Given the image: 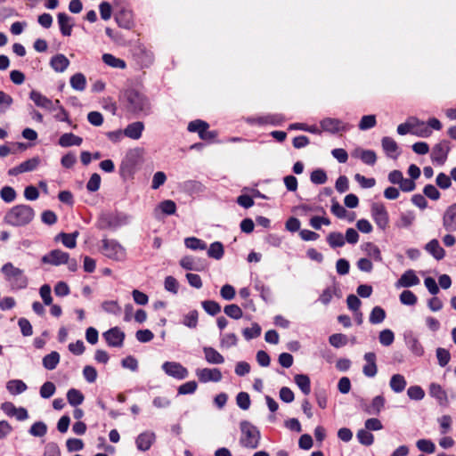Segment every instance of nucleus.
Here are the masks:
<instances>
[{
	"label": "nucleus",
	"mask_w": 456,
	"mask_h": 456,
	"mask_svg": "<svg viewBox=\"0 0 456 456\" xmlns=\"http://www.w3.org/2000/svg\"><path fill=\"white\" fill-rule=\"evenodd\" d=\"M124 98L125 107L128 112L137 116H147L151 113V102L143 94L128 89L124 93Z\"/></svg>",
	"instance_id": "f257e3e1"
},
{
	"label": "nucleus",
	"mask_w": 456,
	"mask_h": 456,
	"mask_svg": "<svg viewBox=\"0 0 456 456\" xmlns=\"http://www.w3.org/2000/svg\"><path fill=\"white\" fill-rule=\"evenodd\" d=\"M35 216L33 208L28 205L12 207L4 216V222L12 226H23L29 224Z\"/></svg>",
	"instance_id": "f03ea898"
},
{
	"label": "nucleus",
	"mask_w": 456,
	"mask_h": 456,
	"mask_svg": "<svg viewBox=\"0 0 456 456\" xmlns=\"http://www.w3.org/2000/svg\"><path fill=\"white\" fill-rule=\"evenodd\" d=\"M209 125L200 119H196L191 121L188 125V130L192 133H198V134H202L205 130L208 129Z\"/></svg>",
	"instance_id": "c03bdc74"
},
{
	"label": "nucleus",
	"mask_w": 456,
	"mask_h": 456,
	"mask_svg": "<svg viewBox=\"0 0 456 456\" xmlns=\"http://www.w3.org/2000/svg\"><path fill=\"white\" fill-rule=\"evenodd\" d=\"M406 385V379L402 374H394L390 379L389 386L395 393L403 392Z\"/></svg>",
	"instance_id": "cd10ccee"
},
{
	"label": "nucleus",
	"mask_w": 456,
	"mask_h": 456,
	"mask_svg": "<svg viewBox=\"0 0 456 456\" xmlns=\"http://www.w3.org/2000/svg\"><path fill=\"white\" fill-rule=\"evenodd\" d=\"M381 145L387 157L396 159L400 154L398 151L397 142L391 137L385 136L382 138Z\"/></svg>",
	"instance_id": "6ab92c4d"
},
{
	"label": "nucleus",
	"mask_w": 456,
	"mask_h": 456,
	"mask_svg": "<svg viewBox=\"0 0 456 456\" xmlns=\"http://www.w3.org/2000/svg\"><path fill=\"white\" fill-rule=\"evenodd\" d=\"M364 360L366 361L367 363L362 368L363 374L369 378L374 377L378 372L375 353H366L364 354Z\"/></svg>",
	"instance_id": "a211bd4d"
},
{
	"label": "nucleus",
	"mask_w": 456,
	"mask_h": 456,
	"mask_svg": "<svg viewBox=\"0 0 456 456\" xmlns=\"http://www.w3.org/2000/svg\"><path fill=\"white\" fill-rule=\"evenodd\" d=\"M356 436H357L359 443H361L362 444L366 445V446L371 445L374 442L373 435L366 428L360 429L357 432Z\"/></svg>",
	"instance_id": "a18cd8bd"
},
{
	"label": "nucleus",
	"mask_w": 456,
	"mask_h": 456,
	"mask_svg": "<svg viewBox=\"0 0 456 456\" xmlns=\"http://www.w3.org/2000/svg\"><path fill=\"white\" fill-rule=\"evenodd\" d=\"M295 383L305 395H308L311 392V381L307 375L297 374L294 377Z\"/></svg>",
	"instance_id": "c85d7f7f"
},
{
	"label": "nucleus",
	"mask_w": 456,
	"mask_h": 456,
	"mask_svg": "<svg viewBox=\"0 0 456 456\" xmlns=\"http://www.w3.org/2000/svg\"><path fill=\"white\" fill-rule=\"evenodd\" d=\"M386 318V312L380 306H375L370 312L369 321L372 324L381 323Z\"/></svg>",
	"instance_id": "58836bf2"
},
{
	"label": "nucleus",
	"mask_w": 456,
	"mask_h": 456,
	"mask_svg": "<svg viewBox=\"0 0 456 456\" xmlns=\"http://www.w3.org/2000/svg\"><path fill=\"white\" fill-rule=\"evenodd\" d=\"M70 86L77 91H84L86 86V79L82 73H76L70 77Z\"/></svg>",
	"instance_id": "e433bc0d"
},
{
	"label": "nucleus",
	"mask_w": 456,
	"mask_h": 456,
	"mask_svg": "<svg viewBox=\"0 0 456 456\" xmlns=\"http://www.w3.org/2000/svg\"><path fill=\"white\" fill-rule=\"evenodd\" d=\"M376 117L375 115H366L363 116L359 122V129L361 130H368L376 126Z\"/></svg>",
	"instance_id": "6e6d98bb"
},
{
	"label": "nucleus",
	"mask_w": 456,
	"mask_h": 456,
	"mask_svg": "<svg viewBox=\"0 0 456 456\" xmlns=\"http://www.w3.org/2000/svg\"><path fill=\"white\" fill-rule=\"evenodd\" d=\"M180 265L185 269V270H189V271H201L204 269V266H198L194 261V258L191 256H183L180 262H179Z\"/></svg>",
	"instance_id": "37998d69"
},
{
	"label": "nucleus",
	"mask_w": 456,
	"mask_h": 456,
	"mask_svg": "<svg viewBox=\"0 0 456 456\" xmlns=\"http://www.w3.org/2000/svg\"><path fill=\"white\" fill-rule=\"evenodd\" d=\"M69 253L60 249H53L48 254L42 256L41 261L44 264L51 265H61L68 263Z\"/></svg>",
	"instance_id": "9b49d317"
},
{
	"label": "nucleus",
	"mask_w": 456,
	"mask_h": 456,
	"mask_svg": "<svg viewBox=\"0 0 456 456\" xmlns=\"http://www.w3.org/2000/svg\"><path fill=\"white\" fill-rule=\"evenodd\" d=\"M159 208L166 215H174L176 211V205L171 200H166L159 203Z\"/></svg>",
	"instance_id": "69168bd1"
},
{
	"label": "nucleus",
	"mask_w": 456,
	"mask_h": 456,
	"mask_svg": "<svg viewBox=\"0 0 456 456\" xmlns=\"http://www.w3.org/2000/svg\"><path fill=\"white\" fill-rule=\"evenodd\" d=\"M42 362H43V366L46 370H54L60 362L59 353L56 351H53L52 353L46 354L45 356H44Z\"/></svg>",
	"instance_id": "7c9ffc66"
},
{
	"label": "nucleus",
	"mask_w": 456,
	"mask_h": 456,
	"mask_svg": "<svg viewBox=\"0 0 456 456\" xmlns=\"http://www.w3.org/2000/svg\"><path fill=\"white\" fill-rule=\"evenodd\" d=\"M82 142V137L72 133H65L59 138V144L61 147L79 146Z\"/></svg>",
	"instance_id": "bb28decb"
},
{
	"label": "nucleus",
	"mask_w": 456,
	"mask_h": 456,
	"mask_svg": "<svg viewBox=\"0 0 456 456\" xmlns=\"http://www.w3.org/2000/svg\"><path fill=\"white\" fill-rule=\"evenodd\" d=\"M102 309L109 313V314H119L120 312H121V308L120 306L118 305V302L117 301H104L102 304Z\"/></svg>",
	"instance_id": "338daca9"
},
{
	"label": "nucleus",
	"mask_w": 456,
	"mask_h": 456,
	"mask_svg": "<svg viewBox=\"0 0 456 456\" xmlns=\"http://www.w3.org/2000/svg\"><path fill=\"white\" fill-rule=\"evenodd\" d=\"M362 249L368 255L369 257L372 258L375 261L381 262L382 256L380 249L377 245L372 242H366L362 245Z\"/></svg>",
	"instance_id": "2f4dec72"
},
{
	"label": "nucleus",
	"mask_w": 456,
	"mask_h": 456,
	"mask_svg": "<svg viewBox=\"0 0 456 456\" xmlns=\"http://www.w3.org/2000/svg\"><path fill=\"white\" fill-rule=\"evenodd\" d=\"M242 334L246 340L256 338L261 335V327L254 322L250 328L244 329Z\"/></svg>",
	"instance_id": "09e8293b"
},
{
	"label": "nucleus",
	"mask_w": 456,
	"mask_h": 456,
	"mask_svg": "<svg viewBox=\"0 0 456 456\" xmlns=\"http://www.w3.org/2000/svg\"><path fill=\"white\" fill-rule=\"evenodd\" d=\"M320 126L322 129L325 132H329L331 134H336L339 131L346 130V126L344 123L338 118H325L320 122Z\"/></svg>",
	"instance_id": "2eb2a0df"
},
{
	"label": "nucleus",
	"mask_w": 456,
	"mask_h": 456,
	"mask_svg": "<svg viewBox=\"0 0 456 456\" xmlns=\"http://www.w3.org/2000/svg\"><path fill=\"white\" fill-rule=\"evenodd\" d=\"M196 376L201 383L219 382L223 375L217 368H203L196 370Z\"/></svg>",
	"instance_id": "9d476101"
},
{
	"label": "nucleus",
	"mask_w": 456,
	"mask_h": 456,
	"mask_svg": "<svg viewBox=\"0 0 456 456\" xmlns=\"http://www.w3.org/2000/svg\"><path fill=\"white\" fill-rule=\"evenodd\" d=\"M328 177L323 169H315L311 173L310 180L315 184H323L326 183Z\"/></svg>",
	"instance_id": "5fc2aeb1"
},
{
	"label": "nucleus",
	"mask_w": 456,
	"mask_h": 456,
	"mask_svg": "<svg viewBox=\"0 0 456 456\" xmlns=\"http://www.w3.org/2000/svg\"><path fill=\"white\" fill-rule=\"evenodd\" d=\"M55 107L58 112L54 115V118L58 121L67 122L69 125H71V120L69 119V113L61 105L59 100H55Z\"/></svg>",
	"instance_id": "3c124183"
},
{
	"label": "nucleus",
	"mask_w": 456,
	"mask_h": 456,
	"mask_svg": "<svg viewBox=\"0 0 456 456\" xmlns=\"http://www.w3.org/2000/svg\"><path fill=\"white\" fill-rule=\"evenodd\" d=\"M450 150V142L448 141L444 140L439 142L432 149V161L440 166L444 165L447 159Z\"/></svg>",
	"instance_id": "0eeeda50"
},
{
	"label": "nucleus",
	"mask_w": 456,
	"mask_h": 456,
	"mask_svg": "<svg viewBox=\"0 0 456 456\" xmlns=\"http://www.w3.org/2000/svg\"><path fill=\"white\" fill-rule=\"evenodd\" d=\"M85 396L79 390L70 388L67 392V400L69 403L74 407L80 405L84 402Z\"/></svg>",
	"instance_id": "72a5a7b5"
},
{
	"label": "nucleus",
	"mask_w": 456,
	"mask_h": 456,
	"mask_svg": "<svg viewBox=\"0 0 456 456\" xmlns=\"http://www.w3.org/2000/svg\"><path fill=\"white\" fill-rule=\"evenodd\" d=\"M417 448L426 453H434L436 451L435 444L429 439H419L416 443Z\"/></svg>",
	"instance_id": "8fccbe9b"
},
{
	"label": "nucleus",
	"mask_w": 456,
	"mask_h": 456,
	"mask_svg": "<svg viewBox=\"0 0 456 456\" xmlns=\"http://www.w3.org/2000/svg\"><path fill=\"white\" fill-rule=\"evenodd\" d=\"M203 309L210 315H216L221 312L220 305L214 300H205L201 303Z\"/></svg>",
	"instance_id": "de8ad7c7"
},
{
	"label": "nucleus",
	"mask_w": 456,
	"mask_h": 456,
	"mask_svg": "<svg viewBox=\"0 0 456 456\" xmlns=\"http://www.w3.org/2000/svg\"><path fill=\"white\" fill-rule=\"evenodd\" d=\"M50 65L56 72H63L69 67V61L64 54L59 53L52 57Z\"/></svg>",
	"instance_id": "393cba45"
},
{
	"label": "nucleus",
	"mask_w": 456,
	"mask_h": 456,
	"mask_svg": "<svg viewBox=\"0 0 456 456\" xmlns=\"http://www.w3.org/2000/svg\"><path fill=\"white\" fill-rule=\"evenodd\" d=\"M162 370L167 375L179 380L186 379L189 375L188 370L176 362H165Z\"/></svg>",
	"instance_id": "6e6552de"
},
{
	"label": "nucleus",
	"mask_w": 456,
	"mask_h": 456,
	"mask_svg": "<svg viewBox=\"0 0 456 456\" xmlns=\"http://www.w3.org/2000/svg\"><path fill=\"white\" fill-rule=\"evenodd\" d=\"M16 196L15 190L11 186H4L0 191V197L6 203L12 202Z\"/></svg>",
	"instance_id": "603ef678"
},
{
	"label": "nucleus",
	"mask_w": 456,
	"mask_h": 456,
	"mask_svg": "<svg viewBox=\"0 0 456 456\" xmlns=\"http://www.w3.org/2000/svg\"><path fill=\"white\" fill-rule=\"evenodd\" d=\"M79 235L78 231L71 233L61 232L55 237V240H61L62 244L68 248H74L77 246V238Z\"/></svg>",
	"instance_id": "a878e982"
},
{
	"label": "nucleus",
	"mask_w": 456,
	"mask_h": 456,
	"mask_svg": "<svg viewBox=\"0 0 456 456\" xmlns=\"http://www.w3.org/2000/svg\"><path fill=\"white\" fill-rule=\"evenodd\" d=\"M416 295L411 290H403L400 294V301L402 304L406 305H414L417 303Z\"/></svg>",
	"instance_id": "13d9d810"
},
{
	"label": "nucleus",
	"mask_w": 456,
	"mask_h": 456,
	"mask_svg": "<svg viewBox=\"0 0 456 456\" xmlns=\"http://www.w3.org/2000/svg\"><path fill=\"white\" fill-rule=\"evenodd\" d=\"M425 249L436 260H441L445 256V250L440 246L439 241L436 239H433L427 243Z\"/></svg>",
	"instance_id": "b1692460"
},
{
	"label": "nucleus",
	"mask_w": 456,
	"mask_h": 456,
	"mask_svg": "<svg viewBox=\"0 0 456 456\" xmlns=\"http://www.w3.org/2000/svg\"><path fill=\"white\" fill-rule=\"evenodd\" d=\"M102 242V252L105 256L115 261L125 260L126 249L117 240L103 239Z\"/></svg>",
	"instance_id": "39448f33"
},
{
	"label": "nucleus",
	"mask_w": 456,
	"mask_h": 456,
	"mask_svg": "<svg viewBox=\"0 0 456 456\" xmlns=\"http://www.w3.org/2000/svg\"><path fill=\"white\" fill-rule=\"evenodd\" d=\"M46 431H47V427L46 425L42 422V421H37V422H35L30 429H29V433L34 436H38V437H41V436H44L45 434H46Z\"/></svg>",
	"instance_id": "680f3d73"
},
{
	"label": "nucleus",
	"mask_w": 456,
	"mask_h": 456,
	"mask_svg": "<svg viewBox=\"0 0 456 456\" xmlns=\"http://www.w3.org/2000/svg\"><path fill=\"white\" fill-rule=\"evenodd\" d=\"M39 163H40V159L38 157L29 159L20 163L19 166H16L14 167L9 169L8 175L14 176V175H18L19 174H21V173L33 171L37 167Z\"/></svg>",
	"instance_id": "f8f14e48"
},
{
	"label": "nucleus",
	"mask_w": 456,
	"mask_h": 456,
	"mask_svg": "<svg viewBox=\"0 0 456 456\" xmlns=\"http://www.w3.org/2000/svg\"><path fill=\"white\" fill-rule=\"evenodd\" d=\"M361 160L367 165L373 166L377 161L375 151L371 150H362L360 154Z\"/></svg>",
	"instance_id": "052dcab7"
},
{
	"label": "nucleus",
	"mask_w": 456,
	"mask_h": 456,
	"mask_svg": "<svg viewBox=\"0 0 456 456\" xmlns=\"http://www.w3.org/2000/svg\"><path fill=\"white\" fill-rule=\"evenodd\" d=\"M436 357L441 367H444L451 360V354L447 349L438 347L436 349Z\"/></svg>",
	"instance_id": "e2e57ef3"
},
{
	"label": "nucleus",
	"mask_w": 456,
	"mask_h": 456,
	"mask_svg": "<svg viewBox=\"0 0 456 456\" xmlns=\"http://www.w3.org/2000/svg\"><path fill=\"white\" fill-rule=\"evenodd\" d=\"M347 337L342 333H335L330 336L329 338L330 344L336 348H339L346 346L347 344Z\"/></svg>",
	"instance_id": "49530a36"
},
{
	"label": "nucleus",
	"mask_w": 456,
	"mask_h": 456,
	"mask_svg": "<svg viewBox=\"0 0 456 456\" xmlns=\"http://www.w3.org/2000/svg\"><path fill=\"white\" fill-rule=\"evenodd\" d=\"M327 241L333 248L343 247L345 245V238L340 232H330L327 237Z\"/></svg>",
	"instance_id": "a19ab883"
},
{
	"label": "nucleus",
	"mask_w": 456,
	"mask_h": 456,
	"mask_svg": "<svg viewBox=\"0 0 456 456\" xmlns=\"http://www.w3.org/2000/svg\"><path fill=\"white\" fill-rule=\"evenodd\" d=\"M419 283V279L416 275L415 272L411 269L405 271L400 279L396 281L395 287L399 288H409Z\"/></svg>",
	"instance_id": "dca6fc26"
},
{
	"label": "nucleus",
	"mask_w": 456,
	"mask_h": 456,
	"mask_svg": "<svg viewBox=\"0 0 456 456\" xmlns=\"http://www.w3.org/2000/svg\"><path fill=\"white\" fill-rule=\"evenodd\" d=\"M443 226L449 232H456V204L449 206L444 211Z\"/></svg>",
	"instance_id": "ddd939ff"
},
{
	"label": "nucleus",
	"mask_w": 456,
	"mask_h": 456,
	"mask_svg": "<svg viewBox=\"0 0 456 456\" xmlns=\"http://www.w3.org/2000/svg\"><path fill=\"white\" fill-rule=\"evenodd\" d=\"M102 61L111 68L124 69L126 67V61L124 60L117 58L110 53H104L102 55Z\"/></svg>",
	"instance_id": "473e14b6"
},
{
	"label": "nucleus",
	"mask_w": 456,
	"mask_h": 456,
	"mask_svg": "<svg viewBox=\"0 0 456 456\" xmlns=\"http://www.w3.org/2000/svg\"><path fill=\"white\" fill-rule=\"evenodd\" d=\"M407 395L411 400L419 401L424 398L425 392L419 386H411L408 388Z\"/></svg>",
	"instance_id": "0e129e2a"
},
{
	"label": "nucleus",
	"mask_w": 456,
	"mask_h": 456,
	"mask_svg": "<svg viewBox=\"0 0 456 456\" xmlns=\"http://www.w3.org/2000/svg\"><path fill=\"white\" fill-rule=\"evenodd\" d=\"M184 245L191 250H205L207 248L206 242L196 237L186 238L184 240Z\"/></svg>",
	"instance_id": "4c0bfd02"
},
{
	"label": "nucleus",
	"mask_w": 456,
	"mask_h": 456,
	"mask_svg": "<svg viewBox=\"0 0 456 456\" xmlns=\"http://www.w3.org/2000/svg\"><path fill=\"white\" fill-rule=\"evenodd\" d=\"M55 390V385L51 381H46L41 386L39 393L41 397L47 399L54 395Z\"/></svg>",
	"instance_id": "864d4df0"
},
{
	"label": "nucleus",
	"mask_w": 456,
	"mask_h": 456,
	"mask_svg": "<svg viewBox=\"0 0 456 456\" xmlns=\"http://www.w3.org/2000/svg\"><path fill=\"white\" fill-rule=\"evenodd\" d=\"M7 390L12 395H20L27 390V385L20 379H12L7 383Z\"/></svg>",
	"instance_id": "f704fd0d"
},
{
	"label": "nucleus",
	"mask_w": 456,
	"mask_h": 456,
	"mask_svg": "<svg viewBox=\"0 0 456 456\" xmlns=\"http://www.w3.org/2000/svg\"><path fill=\"white\" fill-rule=\"evenodd\" d=\"M199 313L197 310H191L183 318V324L190 329H195L198 326Z\"/></svg>",
	"instance_id": "ea45409f"
},
{
	"label": "nucleus",
	"mask_w": 456,
	"mask_h": 456,
	"mask_svg": "<svg viewBox=\"0 0 456 456\" xmlns=\"http://www.w3.org/2000/svg\"><path fill=\"white\" fill-rule=\"evenodd\" d=\"M57 19L61 35L64 37H69L73 28L71 18L65 12H60Z\"/></svg>",
	"instance_id": "4be33fe9"
},
{
	"label": "nucleus",
	"mask_w": 456,
	"mask_h": 456,
	"mask_svg": "<svg viewBox=\"0 0 456 456\" xmlns=\"http://www.w3.org/2000/svg\"><path fill=\"white\" fill-rule=\"evenodd\" d=\"M429 395L436 398L440 405L446 406L448 404L447 393L439 384H430Z\"/></svg>",
	"instance_id": "aec40b11"
},
{
	"label": "nucleus",
	"mask_w": 456,
	"mask_h": 456,
	"mask_svg": "<svg viewBox=\"0 0 456 456\" xmlns=\"http://www.w3.org/2000/svg\"><path fill=\"white\" fill-rule=\"evenodd\" d=\"M1 272L12 289H22L28 286V278L24 275L23 270L15 267L12 263L4 264Z\"/></svg>",
	"instance_id": "20e7f679"
},
{
	"label": "nucleus",
	"mask_w": 456,
	"mask_h": 456,
	"mask_svg": "<svg viewBox=\"0 0 456 456\" xmlns=\"http://www.w3.org/2000/svg\"><path fill=\"white\" fill-rule=\"evenodd\" d=\"M379 338L381 345L388 346L393 344L395 335L391 330L386 329L380 331Z\"/></svg>",
	"instance_id": "4d7b16f0"
},
{
	"label": "nucleus",
	"mask_w": 456,
	"mask_h": 456,
	"mask_svg": "<svg viewBox=\"0 0 456 456\" xmlns=\"http://www.w3.org/2000/svg\"><path fill=\"white\" fill-rule=\"evenodd\" d=\"M143 130L144 124L141 121H135L124 129V135L133 140H138L141 138Z\"/></svg>",
	"instance_id": "412c9836"
},
{
	"label": "nucleus",
	"mask_w": 456,
	"mask_h": 456,
	"mask_svg": "<svg viewBox=\"0 0 456 456\" xmlns=\"http://www.w3.org/2000/svg\"><path fill=\"white\" fill-rule=\"evenodd\" d=\"M224 312L227 316L234 320H239L243 315L241 308L235 304L225 305L224 308Z\"/></svg>",
	"instance_id": "79ce46f5"
},
{
	"label": "nucleus",
	"mask_w": 456,
	"mask_h": 456,
	"mask_svg": "<svg viewBox=\"0 0 456 456\" xmlns=\"http://www.w3.org/2000/svg\"><path fill=\"white\" fill-rule=\"evenodd\" d=\"M371 216L381 230H385L388 226V213L383 204L376 202L371 205Z\"/></svg>",
	"instance_id": "423d86ee"
},
{
	"label": "nucleus",
	"mask_w": 456,
	"mask_h": 456,
	"mask_svg": "<svg viewBox=\"0 0 456 456\" xmlns=\"http://www.w3.org/2000/svg\"><path fill=\"white\" fill-rule=\"evenodd\" d=\"M102 337L109 346L121 347L124 344L126 335L118 327H114L105 331Z\"/></svg>",
	"instance_id": "1a4fd4ad"
},
{
	"label": "nucleus",
	"mask_w": 456,
	"mask_h": 456,
	"mask_svg": "<svg viewBox=\"0 0 456 456\" xmlns=\"http://www.w3.org/2000/svg\"><path fill=\"white\" fill-rule=\"evenodd\" d=\"M240 444L248 449H256L260 443V432L256 427L248 420L240 423Z\"/></svg>",
	"instance_id": "7ed1b4c3"
},
{
	"label": "nucleus",
	"mask_w": 456,
	"mask_h": 456,
	"mask_svg": "<svg viewBox=\"0 0 456 456\" xmlns=\"http://www.w3.org/2000/svg\"><path fill=\"white\" fill-rule=\"evenodd\" d=\"M29 98L34 102V103L40 108L47 110L49 111L56 110L55 101L53 102L51 99L43 95L41 93L37 91H31L29 94Z\"/></svg>",
	"instance_id": "4468645a"
},
{
	"label": "nucleus",
	"mask_w": 456,
	"mask_h": 456,
	"mask_svg": "<svg viewBox=\"0 0 456 456\" xmlns=\"http://www.w3.org/2000/svg\"><path fill=\"white\" fill-rule=\"evenodd\" d=\"M224 246L219 241H215L210 244L208 249V256L211 258L219 260L224 256Z\"/></svg>",
	"instance_id": "c9c22d12"
},
{
	"label": "nucleus",
	"mask_w": 456,
	"mask_h": 456,
	"mask_svg": "<svg viewBox=\"0 0 456 456\" xmlns=\"http://www.w3.org/2000/svg\"><path fill=\"white\" fill-rule=\"evenodd\" d=\"M203 353L206 361L210 364H222L224 362V357L214 347L204 346Z\"/></svg>",
	"instance_id": "5701e85b"
},
{
	"label": "nucleus",
	"mask_w": 456,
	"mask_h": 456,
	"mask_svg": "<svg viewBox=\"0 0 456 456\" xmlns=\"http://www.w3.org/2000/svg\"><path fill=\"white\" fill-rule=\"evenodd\" d=\"M237 405L246 411L250 407V397L247 392H240L236 396Z\"/></svg>",
	"instance_id": "bf43d9fd"
},
{
	"label": "nucleus",
	"mask_w": 456,
	"mask_h": 456,
	"mask_svg": "<svg viewBox=\"0 0 456 456\" xmlns=\"http://www.w3.org/2000/svg\"><path fill=\"white\" fill-rule=\"evenodd\" d=\"M436 183V185L443 190H446L452 185L451 177L444 173H439L437 175Z\"/></svg>",
	"instance_id": "774afa93"
},
{
	"label": "nucleus",
	"mask_w": 456,
	"mask_h": 456,
	"mask_svg": "<svg viewBox=\"0 0 456 456\" xmlns=\"http://www.w3.org/2000/svg\"><path fill=\"white\" fill-rule=\"evenodd\" d=\"M155 439V433L151 431L143 432L140 434L135 440L136 447L139 451L146 452L151 447Z\"/></svg>",
	"instance_id": "f3484780"
},
{
	"label": "nucleus",
	"mask_w": 456,
	"mask_h": 456,
	"mask_svg": "<svg viewBox=\"0 0 456 456\" xmlns=\"http://www.w3.org/2000/svg\"><path fill=\"white\" fill-rule=\"evenodd\" d=\"M385 398L382 395H377L372 399L371 403L366 407L365 411L369 414L378 415L384 408Z\"/></svg>",
	"instance_id": "c756f323"
}]
</instances>
